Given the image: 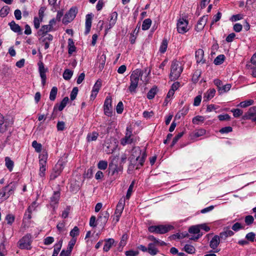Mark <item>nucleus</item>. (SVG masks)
<instances>
[{
  "label": "nucleus",
  "instance_id": "1",
  "mask_svg": "<svg viewBox=\"0 0 256 256\" xmlns=\"http://www.w3.org/2000/svg\"><path fill=\"white\" fill-rule=\"evenodd\" d=\"M146 156V150L142 152L139 146H134L132 150L131 154L128 158L130 164L128 170H132L134 167L138 169L142 166Z\"/></svg>",
  "mask_w": 256,
  "mask_h": 256
},
{
  "label": "nucleus",
  "instance_id": "2",
  "mask_svg": "<svg viewBox=\"0 0 256 256\" xmlns=\"http://www.w3.org/2000/svg\"><path fill=\"white\" fill-rule=\"evenodd\" d=\"M143 74V72L140 69H136L134 70L130 76V86L128 90L131 93H136V88L138 86L140 77Z\"/></svg>",
  "mask_w": 256,
  "mask_h": 256
},
{
  "label": "nucleus",
  "instance_id": "3",
  "mask_svg": "<svg viewBox=\"0 0 256 256\" xmlns=\"http://www.w3.org/2000/svg\"><path fill=\"white\" fill-rule=\"evenodd\" d=\"M182 70L183 68L181 63L176 60H173L172 62L170 74V80L174 81L177 80L180 76Z\"/></svg>",
  "mask_w": 256,
  "mask_h": 256
},
{
  "label": "nucleus",
  "instance_id": "4",
  "mask_svg": "<svg viewBox=\"0 0 256 256\" xmlns=\"http://www.w3.org/2000/svg\"><path fill=\"white\" fill-rule=\"evenodd\" d=\"M174 228L173 226L171 225H158L152 226L148 227V230L150 232L156 233L159 234H164Z\"/></svg>",
  "mask_w": 256,
  "mask_h": 256
},
{
  "label": "nucleus",
  "instance_id": "5",
  "mask_svg": "<svg viewBox=\"0 0 256 256\" xmlns=\"http://www.w3.org/2000/svg\"><path fill=\"white\" fill-rule=\"evenodd\" d=\"M32 242V235L28 234L19 240L18 246L20 249L30 250Z\"/></svg>",
  "mask_w": 256,
  "mask_h": 256
},
{
  "label": "nucleus",
  "instance_id": "6",
  "mask_svg": "<svg viewBox=\"0 0 256 256\" xmlns=\"http://www.w3.org/2000/svg\"><path fill=\"white\" fill-rule=\"evenodd\" d=\"M135 141L132 128L127 127L124 137L120 140V144L124 146L127 144H132Z\"/></svg>",
  "mask_w": 256,
  "mask_h": 256
},
{
  "label": "nucleus",
  "instance_id": "7",
  "mask_svg": "<svg viewBox=\"0 0 256 256\" xmlns=\"http://www.w3.org/2000/svg\"><path fill=\"white\" fill-rule=\"evenodd\" d=\"M39 164L40 170L39 175L41 177H43L45 175V171L46 170V166L48 158V154L46 153H42L39 156Z\"/></svg>",
  "mask_w": 256,
  "mask_h": 256
},
{
  "label": "nucleus",
  "instance_id": "8",
  "mask_svg": "<svg viewBox=\"0 0 256 256\" xmlns=\"http://www.w3.org/2000/svg\"><path fill=\"white\" fill-rule=\"evenodd\" d=\"M188 20L184 18H180L177 22V30L182 34L187 32L189 28H188Z\"/></svg>",
  "mask_w": 256,
  "mask_h": 256
},
{
  "label": "nucleus",
  "instance_id": "9",
  "mask_svg": "<svg viewBox=\"0 0 256 256\" xmlns=\"http://www.w3.org/2000/svg\"><path fill=\"white\" fill-rule=\"evenodd\" d=\"M112 99L111 96H107L104 102V113L106 116H111L112 115Z\"/></svg>",
  "mask_w": 256,
  "mask_h": 256
},
{
  "label": "nucleus",
  "instance_id": "10",
  "mask_svg": "<svg viewBox=\"0 0 256 256\" xmlns=\"http://www.w3.org/2000/svg\"><path fill=\"white\" fill-rule=\"evenodd\" d=\"M77 14V10L76 8H72L69 11L64 15L62 20L64 24H68L71 22L75 18Z\"/></svg>",
  "mask_w": 256,
  "mask_h": 256
},
{
  "label": "nucleus",
  "instance_id": "11",
  "mask_svg": "<svg viewBox=\"0 0 256 256\" xmlns=\"http://www.w3.org/2000/svg\"><path fill=\"white\" fill-rule=\"evenodd\" d=\"M109 174L114 176V178H116L118 176L119 172L122 171V168L118 167L116 164L113 162L110 163L108 166Z\"/></svg>",
  "mask_w": 256,
  "mask_h": 256
},
{
  "label": "nucleus",
  "instance_id": "12",
  "mask_svg": "<svg viewBox=\"0 0 256 256\" xmlns=\"http://www.w3.org/2000/svg\"><path fill=\"white\" fill-rule=\"evenodd\" d=\"M220 236H214L210 242V246L214 250V252H218V250H216L220 243Z\"/></svg>",
  "mask_w": 256,
  "mask_h": 256
},
{
  "label": "nucleus",
  "instance_id": "13",
  "mask_svg": "<svg viewBox=\"0 0 256 256\" xmlns=\"http://www.w3.org/2000/svg\"><path fill=\"white\" fill-rule=\"evenodd\" d=\"M39 65V72L40 74V78H42V82L43 86H44L46 82V72L47 71V69L44 68V64L41 62L38 64Z\"/></svg>",
  "mask_w": 256,
  "mask_h": 256
},
{
  "label": "nucleus",
  "instance_id": "14",
  "mask_svg": "<svg viewBox=\"0 0 256 256\" xmlns=\"http://www.w3.org/2000/svg\"><path fill=\"white\" fill-rule=\"evenodd\" d=\"M256 114V106H252L248 109V110L244 114L242 117V120H248L251 119L252 116Z\"/></svg>",
  "mask_w": 256,
  "mask_h": 256
},
{
  "label": "nucleus",
  "instance_id": "15",
  "mask_svg": "<svg viewBox=\"0 0 256 256\" xmlns=\"http://www.w3.org/2000/svg\"><path fill=\"white\" fill-rule=\"evenodd\" d=\"M92 14H88L86 16V30L84 34H88L90 30V28L92 26Z\"/></svg>",
  "mask_w": 256,
  "mask_h": 256
},
{
  "label": "nucleus",
  "instance_id": "16",
  "mask_svg": "<svg viewBox=\"0 0 256 256\" xmlns=\"http://www.w3.org/2000/svg\"><path fill=\"white\" fill-rule=\"evenodd\" d=\"M207 20L208 18L206 16H203L201 18L196 26V30L198 32L202 30L206 25Z\"/></svg>",
  "mask_w": 256,
  "mask_h": 256
},
{
  "label": "nucleus",
  "instance_id": "17",
  "mask_svg": "<svg viewBox=\"0 0 256 256\" xmlns=\"http://www.w3.org/2000/svg\"><path fill=\"white\" fill-rule=\"evenodd\" d=\"M106 60V56L105 54H102L98 57L96 66L99 68L100 70L102 71L105 65Z\"/></svg>",
  "mask_w": 256,
  "mask_h": 256
},
{
  "label": "nucleus",
  "instance_id": "18",
  "mask_svg": "<svg viewBox=\"0 0 256 256\" xmlns=\"http://www.w3.org/2000/svg\"><path fill=\"white\" fill-rule=\"evenodd\" d=\"M109 216V212L108 211H104L100 213L98 220L100 221L103 225H104L107 222Z\"/></svg>",
  "mask_w": 256,
  "mask_h": 256
},
{
  "label": "nucleus",
  "instance_id": "19",
  "mask_svg": "<svg viewBox=\"0 0 256 256\" xmlns=\"http://www.w3.org/2000/svg\"><path fill=\"white\" fill-rule=\"evenodd\" d=\"M124 204H125L124 200L121 198L119 200V202L116 206L114 214H119V215L121 216V214L123 212L124 208Z\"/></svg>",
  "mask_w": 256,
  "mask_h": 256
},
{
  "label": "nucleus",
  "instance_id": "20",
  "mask_svg": "<svg viewBox=\"0 0 256 256\" xmlns=\"http://www.w3.org/2000/svg\"><path fill=\"white\" fill-rule=\"evenodd\" d=\"M204 52L202 49H198L196 52L195 56L198 63L204 64L205 60H203Z\"/></svg>",
  "mask_w": 256,
  "mask_h": 256
},
{
  "label": "nucleus",
  "instance_id": "21",
  "mask_svg": "<svg viewBox=\"0 0 256 256\" xmlns=\"http://www.w3.org/2000/svg\"><path fill=\"white\" fill-rule=\"evenodd\" d=\"M10 29L14 32L18 33L19 34H22V29L20 26L16 24L14 20L12 21L8 24Z\"/></svg>",
  "mask_w": 256,
  "mask_h": 256
},
{
  "label": "nucleus",
  "instance_id": "22",
  "mask_svg": "<svg viewBox=\"0 0 256 256\" xmlns=\"http://www.w3.org/2000/svg\"><path fill=\"white\" fill-rule=\"evenodd\" d=\"M216 92V91L214 88H210L208 90L207 92L204 94V100L206 102L208 101L214 97Z\"/></svg>",
  "mask_w": 256,
  "mask_h": 256
},
{
  "label": "nucleus",
  "instance_id": "23",
  "mask_svg": "<svg viewBox=\"0 0 256 256\" xmlns=\"http://www.w3.org/2000/svg\"><path fill=\"white\" fill-rule=\"evenodd\" d=\"M105 244L104 246L103 250L104 252H108L114 244L115 241L114 239L110 238L104 240Z\"/></svg>",
  "mask_w": 256,
  "mask_h": 256
},
{
  "label": "nucleus",
  "instance_id": "24",
  "mask_svg": "<svg viewBox=\"0 0 256 256\" xmlns=\"http://www.w3.org/2000/svg\"><path fill=\"white\" fill-rule=\"evenodd\" d=\"M52 26H51L49 24L48 25H44L38 31V34L39 36H42L44 34H47L48 32L52 31Z\"/></svg>",
  "mask_w": 256,
  "mask_h": 256
},
{
  "label": "nucleus",
  "instance_id": "25",
  "mask_svg": "<svg viewBox=\"0 0 256 256\" xmlns=\"http://www.w3.org/2000/svg\"><path fill=\"white\" fill-rule=\"evenodd\" d=\"M158 244L154 243H150L148 244V252L152 256L156 255L158 252V250L156 246Z\"/></svg>",
  "mask_w": 256,
  "mask_h": 256
},
{
  "label": "nucleus",
  "instance_id": "26",
  "mask_svg": "<svg viewBox=\"0 0 256 256\" xmlns=\"http://www.w3.org/2000/svg\"><path fill=\"white\" fill-rule=\"evenodd\" d=\"M128 238V236L126 234H124L122 236L120 241L118 244V251L122 252V250L123 248L126 244Z\"/></svg>",
  "mask_w": 256,
  "mask_h": 256
},
{
  "label": "nucleus",
  "instance_id": "27",
  "mask_svg": "<svg viewBox=\"0 0 256 256\" xmlns=\"http://www.w3.org/2000/svg\"><path fill=\"white\" fill-rule=\"evenodd\" d=\"M110 20L108 26L107 27V29L111 28L116 24L118 18L117 12H112L110 14Z\"/></svg>",
  "mask_w": 256,
  "mask_h": 256
},
{
  "label": "nucleus",
  "instance_id": "28",
  "mask_svg": "<svg viewBox=\"0 0 256 256\" xmlns=\"http://www.w3.org/2000/svg\"><path fill=\"white\" fill-rule=\"evenodd\" d=\"M60 193L58 192H54L53 196L50 198V205L54 207L56 204L60 199Z\"/></svg>",
  "mask_w": 256,
  "mask_h": 256
},
{
  "label": "nucleus",
  "instance_id": "29",
  "mask_svg": "<svg viewBox=\"0 0 256 256\" xmlns=\"http://www.w3.org/2000/svg\"><path fill=\"white\" fill-rule=\"evenodd\" d=\"M64 168V166L62 162H58L53 169L54 172H55L57 176H59Z\"/></svg>",
  "mask_w": 256,
  "mask_h": 256
},
{
  "label": "nucleus",
  "instance_id": "30",
  "mask_svg": "<svg viewBox=\"0 0 256 256\" xmlns=\"http://www.w3.org/2000/svg\"><path fill=\"white\" fill-rule=\"evenodd\" d=\"M62 240H60L58 243L55 244L54 250L52 256H58L62 246Z\"/></svg>",
  "mask_w": 256,
  "mask_h": 256
},
{
  "label": "nucleus",
  "instance_id": "31",
  "mask_svg": "<svg viewBox=\"0 0 256 256\" xmlns=\"http://www.w3.org/2000/svg\"><path fill=\"white\" fill-rule=\"evenodd\" d=\"M234 234V232L230 230H226L220 233V236L222 239L225 240L228 236H231Z\"/></svg>",
  "mask_w": 256,
  "mask_h": 256
},
{
  "label": "nucleus",
  "instance_id": "32",
  "mask_svg": "<svg viewBox=\"0 0 256 256\" xmlns=\"http://www.w3.org/2000/svg\"><path fill=\"white\" fill-rule=\"evenodd\" d=\"M5 162H6V166L8 168V169L10 171H12L13 170L14 162L11 160V159L9 157H6L5 158Z\"/></svg>",
  "mask_w": 256,
  "mask_h": 256
},
{
  "label": "nucleus",
  "instance_id": "33",
  "mask_svg": "<svg viewBox=\"0 0 256 256\" xmlns=\"http://www.w3.org/2000/svg\"><path fill=\"white\" fill-rule=\"evenodd\" d=\"M10 8L7 6H3L0 10V16L6 17L10 12Z\"/></svg>",
  "mask_w": 256,
  "mask_h": 256
},
{
  "label": "nucleus",
  "instance_id": "34",
  "mask_svg": "<svg viewBox=\"0 0 256 256\" xmlns=\"http://www.w3.org/2000/svg\"><path fill=\"white\" fill-rule=\"evenodd\" d=\"M183 250L186 252L190 254H193L195 253L196 249L194 246L190 244H186L184 246Z\"/></svg>",
  "mask_w": 256,
  "mask_h": 256
},
{
  "label": "nucleus",
  "instance_id": "35",
  "mask_svg": "<svg viewBox=\"0 0 256 256\" xmlns=\"http://www.w3.org/2000/svg\"><path fill=\"white\" fill-rule=\"evenodd\" d=\"M98 136V134L96 132H94L92 133H89L87 135V140L88 142H92L96 140Z\"/></svg>",
  "mask_w": 256,
  "mask_h": 256
},
{
  "label": "nucleus",
  "instance_id": "36",
  "mask_svg": "<svg viewBox=\"0 0 256 256\" xmlns=\"http://www.w3.org/2000/svg\"><path fill=\"white\" fill-rule=\"evenodd\" d=\"M68 54H71L76 50V47L74 44V42L72 38L68 40Z\"/></svg>",
  "mask_w": 256,
  "mask_h": 256
},
{
  "label": "nucleus",
  "instance_id": "37",
  "mask_svg": "<svg viewBox=\"0 0 256 256\" xmlns=\"http://www.w3.org/2000/svg\"><path fill=\"white\" fill-rule=\"evenodd\" d=\"M152 24V20L150 18L144 20L142 24V30H148Z\"/></svg>",
  "mask_w": 256,
  "mask_h": 256
},
{
  "label": "nucleus",
  "instance_id": "38",
  "mask_svg": "<svg viewBox=\"0 0 256 256\" xmlns=\"http://www.w3.org/2000/svg\"><path fill=\"white\" fill-rule=\"evenodd\" d=\"M168 40L166 38L164 39L161 43L160 48V52L161 53H164L166 52L167 48H168Z\"/></svg>",
  "mask_w": 256,
  "mask_h": 256
},
{
  "label": "nucleus",
  "instance_id": "39",
  "mask_svg": "<svg viewBox=\"0 0 256 256\" xmlns=\"http://www.w3.org/2000/svg\"><path fill=\"white\" fill-rule=\"evenodd\" d=\"M8 186H9L8 188H10L7 192V198L14 193L16 188V184L15 182H11Z\"/></svg>",
  "mask_w": 256,
  "mask_h": 256
},
{
  "label": "nucleus",
  "instance_id": "40",
  "mask_svg": "<svg viewBox=\"0 0 256 256\" xmlns=\"http://www.w3.org/2000/svg\"><path fill=\"white\" fill-rule=\"evenodd\" d=\"M225 59V56L224 54L218 55L214 60V63L216 65H220L223 63Z\"/></svg>",
  "mask_w": 256,
  "mask_h": 256
},
{
  "label": "nucleus",
  "instance_id": "41",
  "mask_svg": "<svg viewBox=\"0 0 256 256\" xmlns=\"http://www.w3.org/2000/svg\"><path fill=\"white\" fill-rule=\"evenodd\" d=\"M42 37L40 38V40L42 42H50L53 40V36L50 34H44L42 36H41Z\"/></svg>",
  "mask_w": 256,
  "mask_h": 256
},
{
  "label": "nucleus",
  "instance_id": "42",
  "mask_svg": "<svg viewBox=\"0 0 256 256\" xmlns=\"http://www.w3.org/2000/svg\"><path fill=\"white\" fill-rule=\"evenodd\" d=\"M57 92V88L56 86L52 87L50 94V100L54 101L55 100Z\"/></svg>",
  "mask_w": 256,
  "mask_h": 256
},
{
  "label": "nucleus",
  "instance_id": "43",
  "mask_svg": "<svg viewBox=\"0 0 256 256\" xmlns=\"http://www.w3.org/2000/svg\"><path fill=\"white\" fill-rule=\"evenodd\" d=\"M254 103V101L252 100H248L244 102H242L240 103L238 106H240L241 108H246L250 106L253 104Z\"/></svg>",
  "mask_w": 256,
  "mask_h": 256
},
{
  "label": "nucleus",
  "instance_id": "44",
  "mask_svg": "<svg viewBox=\"0 0 256 256\" xmlns=\"http://www.w3.org/2000/svg\"><path fill=\"white\" fill-rule=\"evenodd\" d=\"M73 74V72L69 69H66L63 73V78L66 80H69Z\"/></svg>",
  "mask_w": 256,
  "mask_h": 256
},
{
  "label": "nucleus",
  "instance_id": "45",
  "mask_svg": "<svg viewBox=\"0 0 256 256\" xmlns=\"http://www.w3.org/2000/svg\"><path fill=\"white\" fill-rule=\"evenodd\" d=\"M200 232V225L193 226L188 229V232L190 234H196Z\"/></svg>",
  "mask_w": 256,
  "mask_h": 256
},
{
  "label": "nucleus",
  "instance_id": "46",
  "mask_svg": "<svg viewBox=\"0 0 256 256\" xmlns=\"http://www.w3.org/2000/svg\"><path fill=\"white\" fill-rule=\"evenodd\" d=\"M68 98L66 96L64 98V99L61 102L60 104L58 106V110L60 111H62L64 107L66 106V104H68Z\"/></svg>",
  "mask_w": 256,
  "mask_h": 256
},
{
  "label": "nucleus",
  "instance_id": "47",
  "mask_svg": "<svg viewBox=\"0 0 256 256\" xmlns=\"http://www.w3.org/2000/svg\"><path fill=\"white\" fill-rule=\"evenodd\" d=\"M156 93V88H152L148 92L147 98L149 100L152 99Z\"/></svg>",
  "mask_w": 256,
  "mask_h": 256
},
{
  "label": "nucleus",
  "instance_id": "48",
  "mask_svg": "<svg viewBox=\"0 0 256 256\" xmlns=\"http://www.w3.org/2000/svg\"><path fill=\"white\" fill-rule=\"evenodd\" d=\"M32 146L34 148L36 152H40L42 150V144L38 143L36 140H34L32 142Z\"/></svg>",
  "mask_w": 256,
  "mask_h": 256
},
{
  "label": "nucleus",
  "instance_id": "49",
  "mask_svg": "<svg viewBox=\"0 0 256 256\" xmlns=\"http://www.w3.org/2000/svg\"><path fill=\"white\" fill-rule=\"evenodd\" d=\"M108 167V162L106 160H100L98 164V168L101 170H104Z\"/></svg>",
  "mask_w": 256,
  "mask_h": 256
},
{
  "label": "nucleus",
  "instance_id": "50",
  "mask_svg": "<svg viewBox=\"0 0 256 256\" xmlns=\"http://www.w3.org/2000/svg\"><path fill=\"white\" fill-rule=\"evenodd\" d=\"M15 217L12 214H8L6 216V220L7 222V224H12L14 221Z\"/></svg>",
  "mask_w": 256,
  "mask_h": 256
},
{
  "label": "nucleus",
  "instance_id": "51",
  "mask_svg": "<svg viewBox=\"0 0 256 256\" xmlns=\"http://www.w3.org/2000/svg\"><path fill=\"white\" fill-rule=\"evenodd\" d=\"M184 132H179L177 134L174 138L170 146L172 147L177 142L178 140L182 136Z\"/></svg>",
  "mask_w": 256,
  "mask_h": 256
},
{
  "label": "nucleus",
  "instance_id": "52",
  "mask_svg": "<svg viewBox=\"0 0 256 256\" xmlns=\"http://www.w3.org/2000/svg\"><path fill=\"white\" fill-rule=\"evenodd\" d=\"M102 86V82L100 80H98L95 83L93 88H92V91L94 92H96V93H98L99 92V90L101 87Z\"/></svg>",
  "mask_w": 256,
  "mask_h": 256
},
{
  "label": "nucleus",
  "instance_id": "53",
  "mask_svg": "<svg viewBox=\"0 0 256 256\" xmlns=\"http://www.w3.org/2000/svg\"><path fill=\"white\" fill-rule=\"evenodd\" d=\"M78 90L77 87H74L73 88L70 95V98L72 100H74L76 99L78 93Z\"/></svg>",
  "mask_w": 256,
  "mask_h": 256
},
{
  "label": "nucleus",
  "instance_id": "54",
  "mask_svg": "<svg viewBox=\"0 0 256 256\" xmlns=\"http://www.w3.org/2000/svg\"><path fill=\"white\" fill-rule=\"evenodd\" d=\"M79 228L78 226H75L74 228L70 232V236L73 238L79 234Z\"/></svg>",
  "mask_w": 256,
  "mask_h": 256
},
{
  "label": "nucleus",
  "instance_id": "55",
  "mask_svg": "<svg viewBox=\"0 0 256 256\" xmlns=\"http://www.w3.org/2000/svg\"><path fill=\"white\" fill-rule=\"evenodd\" d=\"M231 112L233 113V115L235 118L239 117L242 116L243 113L242 110L238 108L232 109Z\"/></svg>",
  "mask_w": 256,
  "mask_h": 256
},
{
  "label": "nucleus",
  "instance_id": "56",
  "mask_svg": "<svg viewBox=\"0 0 256 256\" xmlns=\"http://www.w3.org/2000/svg\"><path fill=\"white\" fill-rule=\"evenodd\" d=\"M204 118L202 116H198L194 117L192 119V122L194 124H198L199 122H203L204 121Z\"/></svg>",
  "mask_w": 256,
  "mask_h": 256
},
{
  "label": "nucleus",
  "instance_id": "57",
  "mask_svg": "<svg viewBox=\"0 0 256 256\" xmlns=\"http://www.w3.org/2000/svg\"><path fill=\"white\" fill-rule=\"evenodd\" d=\"M231 88V84H226L220 88V90H218L220 94H222L224 92H226L228 91Z\"/></svg>",
  "mask_w": 256,
  "mask_h": 256
},
{
  "label": "nucleus",
  "instance_id": "58",
  "mask_svg": "<svg viewBox=\"0 0 256 256\" xmlns=\"http://www.w3.org/2000/svg\"><path fill=\"white\" fill-rule=\"evenodd\" d=\"M256 234L253 232H250L246 234V238L250 242H254Z\"/></svg>",
  "mask_w": 256,
  "mask_h": 256
},
{
  "label": "nucleus",
  "instance_id": "59",
  "mask_svg": "<svg viewBox=\"0 0 256 256\" xmlns=\"http://www.w3.org/2000/svg\"><path fill=\"white\" fill-rule=\"evenodd\" d=\"M57 130L58 131H63L65 128V123L63 121H59L58 122L56 126Z\"/></svg>",
  "mask_w": 256,
  "mask_h": 256
},
{
  "label": "nucleus",
  "instance_id": "60",
  "mask_svg": "<svg viewBox=\"0 0 256 256\" xmlns=\"http://www.w3.org/2000/svg\"><path fill=\"white\" fill-rule=\"evenodd\" d=\"M244 228V227L242 226L240 223V222L235 223L232 227V230L236 232H237L240 230Z\"/></svg>",
  "mask_w": 256,
  "mask_h": 256
},
{
  "label": "nucleus",
  "instance_id": "61",
  "mask_svg": "<svg viewBox=\"0 0 256 256\" xmlns=\"http://www.w3.org/2000/svg\"><path fill=\"white\" fill-rule=\"evenodd\" d=\"M116 110L118 114H120L124 110V105L122 102H120L116 107Z\"/></svg>",
  "mask_w": 256,
  "mask_h": 256
},
{
  "label": "nucleus",
  "instance_id": "62",
  "mask_svg": "<svg viewBox=\"0 0 256 256\" xmlns=\"http://www.w3.org/2000/svg\"><path fill=\"white\" fill-rule=\"evenodd\" d=\"M254 218L252 216H247L245 218V222L247 225H250L254 222Z\"/></svg>",
  "mask_w": 256,
  "mask_h": 256
},
{
  "label": "nucleus",
  "instance_id": "63",
  "mask_svg": "<svg viewBox=\"0 0 256 256\" xmlns=\"http://www.w3.org/2000/svg\"><path fill=\"white\" fill-rule=\"evenodd\" d=\"M232 128L231 126H226V127L222 128L220 130V132L221 134H227V133L232 132Z\"/></svg>",
  "mask_w": 256,
  "mask_h": 256
},
{
  "label": "nucleus",
  "instance_id": "64",
  "mask_svg": "<svg viewBox=\"0 0 256 256\" xmlns=\"http://www.w3.org/2000/svg\"><path fill=\"white\" fill-rule=\"evenodd\" d=\"M139 252L138 251H134L132 250L126 251L125 254L126 256H136L138 254Z\"/></svg>",
  "mask_w": 256,
  "mask_h": 256
}]
</instances>
